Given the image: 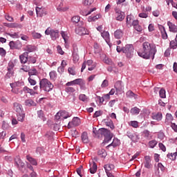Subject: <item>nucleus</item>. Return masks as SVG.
Masks as SVG:
<instances>
[{"label":"nucleus","mask_w":177,"mask_h":177,"mask_svg":"<svg viewBox=\"0 0 177 177\" xmlns=\"http://www.w3.org/2000/svg\"><path fill=\"white\" fill-rule=\"evenodd\" d=\"M23 92L25 93H30V95H35V91L33 89L28 88V86H24L23 88Z\"/></svg>","instance_id":"nucleus-30"},{"label":"nucleus","mask_w":177,"mask_h":177,"mask_svg":"<svg viewBox=\"0 0 177 177\" xmlns=\"http://www.w3.org/2000/svg\"><path fill=\"white\" fill-rule=\"evenodd\" d=\"M157 141L155 140H152L149 142V146L151 149H154L156 146H157Z\"/></svg>","instance_id":"nucleus-45"},{"label":"nucleus","mask_w":177,"mask_h":177,"mask_svg":"<svg viewBox=\"0 0 177 177\" xmlns=\"http://www.w3.org/2000/svg\"><path fill=\"white\" fill-rule=\"evenodd\" d=\"M9 46L10 48V49H21V42H20V41H11L9 42Z\"/></svg>","instance_id":"nucleus-7"},{"label":"nucleus","mask_w":177,"mask_h":177,"mask_svg":"<svg viewBox=\"0 0 177 177\" xmlns=\"http://www.w3.org/2000/svg\"><path fill=\"white\" fill-rule=\"evenodd\" d=\"M170 45V48H171L172 49H176L177 47V40L175 39L173 41H171L169 43Z\"/></svg>","instance_id":"nucleus-47"},{"label":"nucleus","mask_w":177,"mask_h":177,"mask_svg":"<svg viewBox=\"0 0 177 177\" xmlns=\"http://www.w3.org/2000/svg\"><path fill=\"white\" fill-rule=\"evenodd\" d=\"M57 9L59 12H66V10H67V8H64V7H63V3H60Z\"/></svg>","instance_id":"nucleus-57"},{"label":"nucleus","mask_w":177,"mask_h":177,"mask_svg":"<svg viewBox=\"0 0 177 177\" xmlns=\"http://www.w3.org/2000/svg\"><path fill=\"white\" fill-rule=\"evenodd\" d=\"M167 26L169 27V30L170 31V32H177V26L175 25V24L169 21H167Z\"/></svg>","instance_id":"nucleus-11"},{"label":"nucleus","mask_w":177,"mask_h":177,"mask_svg":"<svg viewBox=\"0 0 177 177\" xmlns=\"http://www.w3.org/2000/svg\"><path fill=\"white\" fill-rule=\"evenodd\" d=\"M127 136H128V138H129V139H131L133 142H136V136L133 135V133L127 131Z\"/></svg>","instance_id":"nucleus-41"},{"label":"nucleus","mask_w":177,"mask_h":177,"mask_svg":"<svg viewBox=\"0 0 177 177\" xmlns=\"http://www.w3.org/2000/svg\"><path fill=\"white\" fill-rule=\"evenodd\" d=\"M25 50H26V52H25L24 53H31V52H34L35 50V46H32V45H27L26 46Z\"/></svg>","instance_id":"nucleus-25"},{"label":"nucleus","mask_w":177,"mask_h":177,"mask_svg":"<svg viewBox=\"0 0 177 177\" xmlns=\"http://www.w3.org/2000/svg\"><path fill=\"white\" fill-rule=\"evenodd\" d=\"M65 92H66V93H73V92H75V88L73 87H66Z\"/></svg>","instance_id":"nucleus-51"},{"label":"nucleus","mask_w":177,"mask_h":177,"mask_svg":"<svg viewBox=\"0 0 177 177\" xmlns=\"http://www.w3.org/2000/svg\"><path fill=\"white\" fill-rule=\"evenodd\" d=\"M160 30L162 34V38L163 39H167L168 38V35L167 34V31H165V28L164 26H160Z\"/></svg>","instance_id":"nucleus-27"},{"label":"nucleus","mask_w":177,"mask_h":177,"mask_svg":"<svg viewBox=\"0 0 177 177\" xmlns=\"http://www.w3.org/2000/svg\"><path fill=\"white\" fill-rule=\"evenodd\" d=\"M37 104H35L32 100H26L25 101V105L28 106V107H31L32 106H35Z\"/></svg>","instance_id":"nucleus-40"},{"label":"nucleus","mask_w":177,"mask_h":177,"mask_svg":"<svg viewBox=\"0 0 177 177\" xmlns=\"http://www.w3.org/2000/svg\"><path fill=\"white\" fill-rule=\"evenodd\" d=\"M81 124V120L78 117L73 118L72 122H69L68 124V128H73V127H78Z\"/></svg>","instance_id":"nucleus-8"},{"label":"nucleus","mask_w":177,"mask_h":177,"mask_svg":"<svg viewBox=\"0 0 177 177\" xmlns=\"http://www.w3.org/2000/svg\"><path fill=\"white\" fill-rule=\"evenodd\" d=\"M35 10H36L37 16L39 17H42L48 15V10H46V8L41 6H37Z\"/></svg>","instance_id":"nucleus-6"},{"label":"nucleus","mask_w":177,"mask_h":177,"mask_svg":"<svg viewBox=\"0 0 177 177\" xmlns=\"http://www.w3.org/2000/svg\"><path fill=\"white\" fill-rule=\"evenodd\" d=\"M130 113L132 115H138V114L140 113V109L137 106H135L130 110Z\"/></svg>","instance_id":"nucleus-31"},{"label":"nucleus","mask_w":177,"mask_h":177,"mask_svg":"<svg viewBox=\"0 0 177 177\" xmlns=\"http://www.w3.org/2000/svg\"><path fill=\"white\" fill-rule=\"evenodd\" d=\"M32 37L33 39H39L42 37V35L39 32H32Z\"/></svg>","instance_id":"nucleus-42"},{"label":"nucleus","mask_w":177,"mask_h":177,"mask_svg":"<svg viewBox=\"0 0 177 177\" xmlns=\"http://www.w3.org/2000/svg\"><path fill=\"white\" fill-rule=\"evenodd\" d=\"M145 160V167L150 169V168H151V158L149 156H146Z\"/></svg>","instance_id":"nucleus-14"},{"label":"nucleus","mask_w":177,"mask_h":177,"mask_svg":"<svg viewBox=\"0 0 177 177\" xmlns=\"http://www.w3.org/2000/svg\"><path fill=\"white\" fill-rule=\"evenodd\" d=\"M59 113L62 120H66L69 117H71V114L68 113V112L66 111H60Z\"/></svg>","instance_id":"nucleus-22"},{"label":"nucleus","mask_w":177,"mask_h":177,"mask_svg":"<svg viewBox=\"0 0 177 177\" xmlns=\"http://www.w3.org/2000/svg\"><path fill=\"white\" fill-rule=\"evenodd\" d=\"M53 84L46 78L41 79L39 81V88L45 92H50L53 89Z\"/></svg>","instance_id":"nucleus-3"},{"label":"nucleus","mask_w":177,"mask_h":177,"mask_svg":"<svg viewBox=\"0 0 177 177\" xmlns=\"http://www.w3.org/2000/svg\"><path fill=\"white\" fill-rule=\"evenodd\" d=\"M17 116L18 121L23 122L26 117V113H24V111H22L21 113H17Z\"/></svg>","instance_id":"nucleus-29"},{"label":"nucleus","mask_w":177,"mask_h":177,"mask_svg":"<svg viewBox=\"0 0 177 177\" xmlns=\"http://www.w3.org/2000/svg\"><path fill=\"white\" fill-rule=\"evenodd\" d=\"M37 117L41 121L46 120V118L45 117V113H44V111H42V110L37 111Z\"/></svg>","instance_id":"nucleus-23"},{"label":"nucleus","mask_w":177,"mask_h":177,"mask_svg":"<svg viewBox=\"0 0 177 177\" xmlns=\"http://www.w3.org/2000/svg\"><path fill=\"white\" fill-rule=\"evenodd\" d=\"M8 35L11 37V38H20L18 32L8 33Z\"/></svg>","instance_id":"nucleus-62"},{"label":"nucleus","mask_w":177,"mask_h":177,"mask_svg":"<svg viewBox=\"0 0 177 177\" xmlns=\"http://www.w3.org/2000/svg\"><path fill=\"white\" fill-rule=\"evenodd\" d=\"M107 86H109V80H104L101 84V87L107 88Z\"/></svg>","instance_id":"nucleus-61"},{"label":"nucleus","mask_w":177,"mask_h":177,"mask_svg":"<svg viewBox=\"0 0 177 177\" xmlns=\"http://www.w3.org/2000/svg\"><path fill=\"white\" fill-rule=\"evenodd\" d=\"M127 97H133L134 99H138V95L134 94L133 92H132V91H129L127 92L126 93Z\"/></svg>","instance_id":"nucleus-37"},{"label":"nucleus","mask_w":177,"mask_h":177,"mask_svg":"<svg viewBox=\"0 0 177 177\" xmlns=\"http://www.w3.org/2000/svg\"><path fill=\"white\" fill-rule=\"evenodd\" d=\"M11 88H12V92H15V89H17L19 91V86H24V82H17L14 84H10ZM15 88V89H13Z\"/></svg>","instance_id":"nucleus-15"},{"label":"nucleus","mask_w":177,"mask_h":177,"mask_svg":"<svg viewBox=\"0 0 177 177\" xmlns=\"http://www.w3.org/2000/svg\"><path fill=\"white\" fill-rule=\"evenodd\" d=\"M115 19L118 21H122L125 19V12L121 11L117 7L114 8Z\"/></svg>","instance_id":"nucleus-5"},{"label":"nucleus","mask_w":177,"mask_h":177,"mask_svg":"<svg viewBox=\"0 0 177 177\" xmlns=\"http://www.w3.org/2000/svg\"><path fill=\"white\" fill-rule=\"evenodd\" d=\"M174 120V117H172V115L171 113H167L166 115V119H165V124L168 125L169 121H172Z\"/></svg>","instance_id":"nucleus-38"},{"label":"nucleus","mask_w":177,"mask_h":177,"mask_svg":"<svg viewBox=\"0 0 177 177\" xmlns=\"http://www.w3.org/2000/svg\"><path fill=\"white\" fill-rule=\"evenodd\" d=\"M50 37L53 39V41H56V39L59 38V31L57 30H51Z\"/></svg>","instance_id":"nucleus-19"},{"label":"nucleus","mask_w":177,"mask_h":177,"mask_svg":"<svg viewBox=\"0 0 177 177\" xmlns=\"http://www.w3.org/2000/svg\"><path fill=\"white\" fill-rule=\"evenodd\" d=\"M93 3V0H84L83 3L85 6H90Z\"/></svg>","instance_id":"nucleus-59"},{"label":"nucleus","mask_w":177,"mask_h":177,"mask_svg":"<svg viewBox=\"0 0 177 177\" xmlns=\"http://www.w3.org/2000/svg\"><path fill=\"white\" fill-rule=\"evenodd\" d=\"M79 100H81L82 102H84V103H87V102H88V100H89V98L85 94H80L79 95Z\"/></svg>","instance_id":"nucleus-32"},{"label":"nucleus","mask_w":177,"mask_h":177,"mask_svg":"<svg viewBox=\"0 0 177 177\" xmlns=\"http://www.w3.org/2000/svg\"><path fill=\"white\" fill-rule=\"evenodd\" d=\"M46 138H47V139H52V138L53 137V133L48 131L45 134Z\"/></svg>","instance_id":"nucleus-63"},{"label":"nucleus","mask_w":177,"mask_h":177,"mask_svg":"<svg viewBox=\"0 0 177 177\" xmlns=\"http://www.w3.org/2000/svg\"><path fill=\"white\" fill-rule=\"evenodd\" d=\"M101 35L102 38L106 41V44H109L110 42V34L109 32H101Z\"/></svg>","instance_id":"nucleus-21"},{"label":"nucleus","mask_w":177,"mask_h":177,"mask_svg":"<svg viewBox=\"0 0 177 177\" xmlns=\"http://www.w3.org/2000/svg\"><path fill=\"white\" fill-rule=\"evenodd\" d=\"M14 106V110H15L17 113H21L23 112V106L21 104L15 102L13 104Z\"/></svg>","instance_id":"nucleus-18"},{"label":"nucleus","mask_w":177,"mask_h":177,"mask_svg":"<svg viewBox=\"0 0 177 177\" xmlns=\"http://www.w3.org/2000/svg\"><path fill=\"white\" fill-rule=\"evenodd\" d=\"M157 53V47L156 44L153 43H149V41H145L142 43V50L138 51V55L142 59H154V56Z\"/></svg>","instance_id":"nucleus-1"},{"label":"nucleus","mask_w":177,"mask_h":177,"mask_svg":"<svg viewBox=\"0 0 177 177\" xmlns=\"http://www.w3.org/2000/svg\"><path fill=\"white\" fill-rule=\"evenodd\" d=\"M15 165L17 167V168H23L25 165L24 162L20 159V157L17 156L15 159Z\"/></svg>","instance_id":"nucleus-13"},{"label":"nucleus","mask_w":177,"mask_h":177,"mask_svg":"<svg viewBox=\"0 0 177 177\" xmlns=\"http://www.w3.org/2000/svg\"><path fill=\"white\" fill-rule=\"evenodd\" d=\"M93 133L95 134V138H103L104 137V141L102 142L103 145H106V143H109L113 138V136L111 135V133L110 131H109L107 129L105 128H101L98 130L96 129V128H93Z\"/></svg>","instance_id":"nucleus-2"},{"label":"nucleus","mask_w":177,"mask_h":177,"mask_svg":"<svg viewBox=\"0 0 177 177\" xmlns=\"http://www.w3.org/2000/svg\"><path fill=\"white\" fill-rule=\"evenodd\" d=\"M133 50L134 48L132 44H127L124 47H123V53H125L126 56L129 58L133 56Z\"/></svg>","instance_id":"nucleus-4"},{"label":"nucleus","mask_w":177,"mask_h":177,"mask_svg":"<svg viewBox=\"0 0 177 177\" xmlns=\"http://www.w3.org/2000/svg\"><path fill=\"white\" fill-rule=\"evenodd\" d=\"M49 76L50 80H53V81H55V80H56V72L55 71L50 72Z\"/></svg>","instance_id":"nucleus-58"},{"label":"nucleus","mask_w":177,"mask_h":177,"mask_svg":"<svg viewBox=\"0 0 177 177\" xmlns=\"http://www.w3.org/2000/svg\"><path fill=\"white\" fill-rule=\"evenodd\" d=\"M37 74H38V71L35 68L31 69L28 72V75L30 77H32L33 75H37Z\"/></svg>","instance_id":"nucleus-48"},{"label":"nucleus","mask_w":177,"mask_h":177,"mask_svg":"<svg viewBox=\"0 0 177 177\" xmlns=\"http://www.w3.org/2000/svg\"><path fill=\"white\" fill-rule=\"evenodd\" d=\"M122 89H124V86L120 81H118L115 84V90L116 91L115 95H119L122 93Z\"/></svg>","instance_id":"nucleus-10"},{"label":"nucleus","mask_w":177,"mask_h":177,"mask_svg":"<svg viewBox=\"0 0 177 177\" xmlns=\"http://www.w3.org/2000/svg\"><path fill=\"white\" fill-rule=\"evenodd\" d=\"M6 27H8L9 28H17L20 27V25L17 23H9V24H4Z\"/></svg>","instance_id":"nucleus-28"},{"label":"nucleus","mask_w":177,"mask_h":177,"mask_svg":"<svg viewBox=\"0 0 177 177\" xmlns=\"http://www.w3.org/2000/svg\"><path fill=\"white\" fill-rule=\"evenodd\" d=\"M145 138H151V135L150 134V131H149L148 130H145L143 132Z\"/></svg>","instance_id":"nucleus-64"},{"label":"nucleus","mask_w":177,"mask_h":177,"mask_svg":"<svg viewBox=\"0 0 177 177\" xmlns=\"http://www.w3.org/2000/svg\"><path fill=\"white\" fill-rule=\"evenodd\" d=\"M80 19L81 18L80 17V16H74L71 19L73 23H75V24H77V23H80Z\"/></svg>","instance_id":"nucleus-53"},{"label":"nucleus","mask_w":177,"mask_h":177,"mask_svg":"<svg viewBox=\"0 0 177 177\" xmlns=\"http://www.w3.org/2000/svg\"><path fill=\"white\" fill-rule=\"evenodd\" d=\"M129 125L133 128H139V122L135 120L130 121L129 122Z\"/></svg>","instance_id":"nucleus-39"},{"label":"nucleus","mask_w":177,"mask_h":177,"mask_svg":"<svg viewBox=\"0 0 177 177\" xmlns=\"http://www.w3.org/2000/svg\"><path fill=\"white\" fill-rule=\"evenodd\" d=\"M61 35L64 40L65 44H67V41H68V36L67 35V33L66 32H61Z\"/></svg>","instance_id":"nucleus-49"},{"label":"nucleus","mask_w":177,"mask_h":177,"mask_svg":"<svg viewBox=\"0 0 177 177\" xmlns=\"http://www.w3.org/2000/svg\"><path fill=\"white\" fill-rule=\"evenodd\" d=\"M75 32L76 34H78V35H86L89 34L88 29L85 28L84 27H79L76 28Z\"/></svg>","instance_id":"nucleus-9"},{"label":"nucleus","mask_w":177,"mask_h":177,"mask_svg":"<svg viewBox=\"0 0 177 177\" xmlns=\"http://www.w3.org/2000/svg\"><path fill=\"white\" fill-rule=\"evenodd\" d=\"M81 138L83 143H89V138L88 137V133L86 131L82 133Z\"/></svg>","instance_id":"nucleus-20"},{"label":"nucleus","mask_w":177,"mask_h":177,"mask_svg":"<svg viewBox=\"0 0 177 177\" xmlns=\"http://www.w3.org/2000/svg\"><path fill=\"white\" fill-rule=\"evenodd\" d=\"M152 118L156 121H161L162 120V113L158 112V113L153 114Z\"/></svg>","instance_id":"nucleus-26"},{"label":"nucleus","mask_w":177,"mask_h":177,"mask_svg":"<svg viewBox=\"0 0 177 177\" xmlns=\"http://www.w3.org/2000/svg\"><path fill=\"white\" fill-rule=\"evenodd\" d=\"M15 67V64L13 63V62H10L8 63V66L7 67L8 68V74H11V73H13V68Z\"/></svg>","instance_id":"nucleus-35"},{"label":"nucleus","mask_w":177,"mask_h":177,"mask_svg":"<svg viewBox=\"0 0 177 177\" xmlns=\"http://www.w3.org/2000/svg\"><path fill=\"white\" fill-rule=\"evenodd\" d=\"M165 93V89L161 88L159 91L160 97H161V99H165V97H167V95Z\"/></svg>","instance_id":"nucleus-43"},{"label":"nucleus","mask_w":177,"mask_h":177,"mask_svg":"<svg viewBox=\"0 0 177 177\" xmlns=\"http://www.w3.org/2000/svg\"><path fill=\"white\" fill-rule=\"evenodd\" d=\"M28 62L29 63H32V64H35V63H37V58L28 55Z\"/></svg>","instance_id":"nucleus-50"},{"label":"nucleus","mask_w":177,"mask_h":177,"mask_svg":"<svg viewBox=\"0 0 177 177\" xmlns=\"http://www.w3.org/2000/svg\"><path fill=\"white\" fill-rule=\"evenodd\" d=\"M120 145H121L120 140H118V138H114L113 142L106 147V149L111 147V146H113V147H117V146H120Z\"/></svg>","instance_id":"nucleus-16"},{"label":"nucleus","mask_w":177,"mask_h":177,"mask_svg":"<svg viewBox=\"0 0 177 177\" xmlns=\"http://www.w3.org/2000/svg\"><path fill=\"white\" fill-rule=\"evenodd\" d=\"M104 63H106V64H109V66H113V64H114L113 63V61L111 59L107 58V57H105Z\"/></svg>","instance_id":"nucleus-60"},{"label":"nucleus","mask_w":177,"mask_h":177,"mask_svg":"<svg viewBox=\"0 0 177 177\" xmlns=\"http://www.w3.org/2000/svg\"><path fill=\"white\" fill-rule=\"evenodd\" d=\"M97 154L98 156H101V157L102 158H104L107 156V153H106V150L104 149H100L98 151H97Z\"/></svg>","instance_id":"nucleus-46"},{"label":"nucleus","mask_w":177,"mask_h":177,"mask_svg":"<svg viewBox=\"0 0 177 177\" xmlns=\"http://www.w3.org/2000/svg\"><path fill=\"white\" fill-rule=\"evenodd\" d=\"M105 169L106 174H110V171H113L115 167L114 165L110 164V165H105L104 167Z\"/></svg>","instance_id":"nucleus-24"},{"label":"nucleus","mask_w":177,"mask_h":177,"mask_svg":"<svg viewBox=\"0 0 177 177\" xmlns=\"http://www.w3.org/2000/svg\"><path fill=\"white\" fill-rule=\"evenodd\" d=\"M97 171V165H96V162H93V165L90 168V172L91 174H96Z\"/></svg>","instance_id":"nucleus-36"},{"label":"nucleus","mask_w":177,"mask_h":177,"mask_svg":"<svg viewBox=\"0 0 177 177\" xmlns=\"http://www.w3.org/2000/svg\"><path fill=\"white\" fill-rule=\"evenodd\" d=\"M123 35H124V32H122V30L120 29L116 30L114 32V37L117 39H121V38H122Z\"/></svg>","instance_id":"nucleus-17"},{"label":"nucleus","mask_w":177,"mask_h":177,"mask_svg":"<svg viewBox=\"0 0 177 177\" xmlns=\"http://www.w3.org/2000/svg\"><path fill=\"white\" fill-rule=\"evenodd\" d=\"M28 81L29 84L32 86L37 85V81H35V80H34V77H32V76H30L28 78Z\"/></svg>","instance_id":"nucleus-44"},{"label":"nucleus","mask_w":177,"mask_h":177,"mask_svg":"<svg viewBox=\"0 0 177 177\" xmlns=\"http://www.w3.org/2000/svg\"><path fill=\"white\" fill-rule=\"evenodd\" d=\"M132 15H127L126 18V24L127 26H129V27L132 26V20H133Z\"/></svg>","instance_id":"nucleus-33"},{"label":"nucleus","mask_w":177,"mask_h":177,"mask_svg":"<svg viewBox=\"0 0 177 177\" xmlns=\"http://www.w3.org/2000/svg\"><path fill=\"white\" fill-rule=\"evenodd\" d=\"M79 86H80V89H82V91H86V83L84 80H82Z\"/></svg>","instance_id":"nucleus-52"},{"label":"nucleus","mask_w":177,"mask_h":177,"mask_svg":"<svg viewBox=\"0 0 177 177\" xmlns=\"http://www.w3.org/2000/svg\"><path fill=\"white\" fill-rule=\"evenodd\" d=\"M19 59L21 64H26L28 62V53H24L19 56Z\"/></svg>","instance_id":"nucleus-12"},{"label":"nucleus","mask_w":177,"mask_h":177,"mask_svg":"<svg viewBox=\"0 0 177 177\" xmlns=\"http://www.w3.org/2000/svg\"><path fill=\"white\" fill-rule=\"evenodd\" d=\"M73 62L75 63H77V62H78V60H80V56H78V54L77 53H75V51H74V53L73 54Z\"/></svg>","instance_id":"nucleus-56"},{"label":"nucleus","mask_w":177,"mask_h":177,"mask_svg":"<svg viewBox=\"0 0 177 177\" xmlns=\"http://www.w3.org/2000/svg\"><path fill=\"white\" fill-rule=\"evenodd\" d=\"M26 160H28L32 164V165H38V163L37 162V160L30 156L29 155L26 156Z\"/></svg>","instance_id":"nucleus-34"},{"label":"nucleus","mask_w":177,"mask_h":177,"mask_svg":"<svg viewBox=\"0 0 177 177\" xmlns=\"http://www.w3.org/2000/svg\"><path fill=\"white\" fill-rule=\"evenodd\" d=\"M68 72L69 73V74H71V75H75V67H69L68 68Z\"/></svg>","instance_id":"nucleus-55"},{"label":"nucleus","mask_w":177,"mask_h":177,"mask_svg":"<svg viewBox=\"0 0 177 177\" xmlns=\"http://www.w3.org/2000/svg\"><path fill=\"white\" fill-rule=\"evenodd\" d=\"M106 127H109V128H111V129H114L115 128V127H114V124H113V121L109 120L108 122H105Z\"/></svg>","instance_id":"nucleus-54"}]
</instances>
